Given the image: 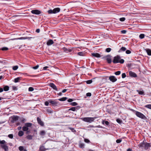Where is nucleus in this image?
Returning a JSON list of instances; mask_svg holds the SVG:
<instances>
[{
  "mask_svg": "<svg viewBox=\"0 0 151 151\" xmlns=\"http://www.w3.org/2000/svg\"><path fill=\"white\" fill-rule=\"evenodd\" d=\"M113 62L114 63H120L122 64L124 63V60L123 59H121L119 55H117L114 57Z\"/></svg>",
  "mask_w": 151,
  "mask_h": 151,
  "instance_id": "obj_1",
  "label": "nucleus"
},
{
  "mask_svg": "<svg viewBox=\"0 0 151 151\" xmlns=\"http://www.w3.org/2000/svg\"><path fill=\"white\" fill-rule=\"evenodd\" d=\"M32 124L30 123H26L25 124V126L22 127V130L24 131H26V133L28 134L30 131L28 130L29 127H31Z\"/></svg>",
  "mask_w": 151,
  "mask_h": 151,
  "instance_id": "obj_2",
  "label": "nucleus"
},
{
  "mask_svg": "<svg viewBox=\"0 0 151 151\" xmlns=\"http://www.w3.org/2000/svg\"><path fill=\"white\" fill-rule=\"evenodd\" d=\"M97 117H84L81 118V119L86 122L91 123L94 121L95 119L97 118Z\"/></svg>",
  "mask_w": 151,
  "mask_h": 151,
  "instance_id": "obj_3",
  "label": "nucleus"
},
{
  "mask_svg": "<svg viewBox=\"0 0 151 151\" xmlns=\"http://www.w3.org/2000/svg\"><path fill=\"white\" fill-rule=\"evenodd\" d=\"M6 142L4 140L1 141L0 140V144H1V146L2 148L4 149L5 151H8L9 149L8 146L4 144Z\"/></svg>",
  "mask_w": 151,
  "mask_h": 151,
  "instance_id": "obj_4",
  "label": "nucleus"
},
{
  "mask_svg": "<svg viewBox=\"0 0 151 151\" xmlns=\"http://www.w3.org/2000/svg\"><path fill=\"white\" fill-rule=\"evenodd\" d=\"M60 11L59 8H56L53 10L50 9L47 12L49 14H56L59 12Z\"/></svg>",
  "mask_w": 151,
  "mask_h": 151,
  "instance_id": "obj_5",
  "label": "nucleus"
},
{
  "mask_svg": "<svg viewBox=\"0 0 151 151\" xmlns=\"http://www.w3.org/2000/svg\"><path fill=\"white\" fill-rule=\"evenodd\" d=\"M135 114L137 117L141 119H145L146 118V116L144 114L138 111H136Z\"/></svg>",
  "mask_w": 151,
  "mask_h": 151,
  "instance_id": "obj_6",
  "label": "nucleus"
},
{
  "mask_svg": "<svg viewBox=\"0 0 151 151\" xmlns=\"http://www.w3.org/2000/svg\"><path fill=\"white\" fill-rule=\"evenodd\" d=\"M151 146L150 143L145 142L142 144V146L144 147L145 149L146 150L149 147H150Z\"/></svg>",
  "mask_w": 151,
  "mask_h": 151,
  "instance_id": "obj_7",
  "label": "nucleus"
},
{
  "mask_svg": "<svg viewBox=\"0 0 151 151\" xmlns=\"http://www.w3.org/2000/svg\"><path fill=\"white\" fill-rule=\"evenodd\" d=\"M31 12L33 14H39L41 13L40 11L37 9L33 10L31 11Z\"/></svg>",
  "mask_w": 151,
  "mask_h": 151,
  "instance_id": "obj_8",
  "label": "nucleus"
},
{
  "mask_svg": "<svg viewBox=\"0 0 151 151\" xmlns=\"http://www.w3.org/2000/svg\"><path fill=\"white\" fill-rule=\"evenodd\" d=\"M109 79L111 81L113 82H114L116 81L117 80V79L114 76H109Z\"/></svg>",
  "mask_w": 151,
  "mask_h": 151,
  "instance_id": "obj_9",
  "label": "nucleus"
},
{
  "mask_svg": "<svg viewBox=\"0 0 151 151\" xmlns=\"http://www.w3.org/2000/svg\"><path fill=\"white\" fill-rule=\"evenodd\" d=\"M37 121L38 123L42 126L44 125L43 122L41 120V119L39 117H37Z\"/></svg>",
  "mask_w": 151,
  "mask_h": 151,
  "instance_id": "obj_10",
  "label": "nucleus"
},
{
  "mask_svg": "<svg viewBox=\"0 0 151 151\" xmlns=\"http://www.w3.org/2000/svg\"><path fill=\"white\" fill-rule=\"evenodd\" d=\"M54 43V42L52 40L50 39L47 42V45H50L53 44Z\"/></svg>",
  "mask_w": 151,
  "mask_h": 151,
  "instance_id": "obj_11",
  "label": "nucleus"
},
{
  "mask_svg": "<svg viewBox=\"0 0 151 151\" xmlns=\"http://www.w3.org/2000/svg\"><path fill=\"white\" fill-rule=\"evenodd\" d=\"M129 75L131 76L136 77H137V74L134 73L130 71L129 72Z\"/></svg>",
  "mask_w": 151,
  "mask_h": 151,
  "instance_id": "obj_12",
  "label": "nucleus"
},
{
  "mask_svg": "<svg viewBox=\"0 0 151 151\" xmlns=\"http://www.w3.org/2000/svg\"><path fill=\"white\" fill-rule=\"evenodd\" d=\"M92 56L96 58H100L101 57L100 55L97 53H92Z\"/></svg>",
  "mask_w": 151,
  "mask_h": 151,
  "instance_id": "obj_13",
  "label": "nucleus"
},
{
  "mask_svg": "<svg viewBox=\"0 0 151 151\" xmlns=\"http://www.w3.org/2000/svg\"><path fill=\"white\" fill-rule=\"evenodd\" d=\"M50 86L54 89L56 91L57 90L56 86L54 83H50Z\"/></svg>",
  "mask_w": 151,
  "mask_h": 151,
  "instance_id": "obj_14",
  "label": "nucleus"
},
{
  "mask_svg": "<svg viewBox=\"0 0 151 151\" xmlns=\"http://www.w3.org/2000/svg\"><path fill=\"white\" fill-rule=\"evenodd\" d=\"M47 150L45 148L44 146L41 145L40 146L39 148V151H45Z\"/></svg>",
  "mask_w": 151,
  "mask_h": 151,
  "instance_id": "obj_15",
  "label": "nucleus"
},
{
  "mask_svg": "<svg viewBox=\"0 0 151 151\" xmlns=\"http://www.w3.org/2000/svg\"><path fill=\"white\" fill-rule=\"evenodd\" d=\"M49 103L54 105H56L58 103V102L55 100H50L49 101Z\"/></svg>",
  "mask_w": 151,
  "mask_h": 151,
  "instance_id": "obj_16",
  "label": "nucleus"
},
{
  "mask_svg": "<svg viewBox=\"0 0 151 151\" xmlns=\"http://www.w3.org/2000/svg\"><path fill=\"white\" fill-rule=\"evenodd\" d=\"M145 50L149 55H151V50L149 49H146Z\"/></svg>",
  "mask_w": 151,
  "mask_h": 151,
  "instance_id": "obj_17",
  "label": "nucleus"
},
{
  "mask_svg": "<svg viewBox=\"0 0 151 151\" xmlns=\"http://www.w3.org/2000/svg\"><path fill=\"white\" fill-rule=\"evenodd\" d=\"M19 149L20 151H27L26 149H24L23 147L22 146H19Z\"/></svg>",
  "mask_w": 151,
  "mask_h": 151,
  "instance_id": "obj_18",
  "label": "nucleus"
},
{
  "mask_svg": "<svg viewBox=\"0 0 151 151\" xmlns=\"http://www.w3.org/2000/svg\"><path fill=\"white\" fill-rule=\"evenodd\" d=\"M126 50V48L124 47H122L119 50V52H121L122 51H124Z\"/></svg>",
  "mask_w": 151,
  "mask_h": 151,
  "instance_id": "obj_19",
  "label": "nucleus"
},
{
  "mask_svg": "<svg viewBox=\"0 0 151 151\" xmlns=\"http://www.w3.org/2000/svg\"><path fill=\"white\" fill-rule=\"evenodd\" d=\"M78 107H73L69 109L68 110H71L73 111H75L76 109H78Z\"/></svg>",
  "mask_w": 151,
  "mask_h": 151,
  "instance_id": "obj_20",
  "label": "nucleus"
},
{
  "mask_svg": "<svg viewBox=\"0 0 151 151\" xmlns=\"http://www.w3.org/2000/svg\"><path fill=\"white\" fill-rule=\"evenodd\" d=\"M20 79L21 78L20 77H18L17 78H15L14 79V82L15 83L19 82Z\"/></svg>",
  "mask_w": 151,
  "mask_h": 151,
  "instance_id": "obj_21",
  "label": "nucleus"
},
{
  "mask_svg": "<svg viewBox=\"0 0 151 151\" xmlns=\"http://www.w3.org/2000/svg\"><path fill=\"white\" fill-rule=\"evenodd\" d=\"M19 117L17 116H14L12 117L13 120L14 121H16L18 119Z\"/></svg>",
  "mask_w": 151,
  "mask_h": 151,
  "instance_id": "obj_22",
  "label": "nucleus"
},
{
  "mask_svg": "<svg viewBox=\"0 0 151 151\" xmlns=\"http://www.w3.org/2000/svg\"><path fill=\"white\" fill-rule=\"evenodd\" d=\"M26 38H25V37H21L17 38H14V39H12V40H25V39H26Z\"/></svg>",
  "mask_w": 151,
  "mask_h": 151,
  "instance_id": "obj_23",
  "label": "nucleus"
},
{
  "mask_svg": "<svg viewBox=\"0 0 151 151\" xmlns=\"http://www.w3.org/2000/svg\"><path fill=\"white\" fill-rule=\"evenodd\" d=\"M24 134V132L22 131H20L18 132V135L19 136H22Z\"/></svg>",
  "mask_w": 151,
  "mask_h": 151,
  "instance_id": "obj_24",
  "label": "nucleus"
},
{
  "mask_svg": "<svg viewBox=\"0 0 151 151\" xmlns=\"http://www.w3.org/2000/svg\"><path fill=\"white\" fill-rule=\"evenodd\" d=\"M9 87L8 86H5L4 88V90L5 91H7L9 90Z\"/></svg>",
  "mask_w": 151,
  "mask_h": 151,
  "instance_id": "obj_25",
  "label": "nucleus"
},
{
  "mask_svg": "<svg viewBox=\"0 0 151 151\" xmlns=\"http://www.w3.org/2000/svg\"><path fill=\"white\" fill-rule=\"evenodd\" d=\"M45 132L44 130H42L40 132V134L41 135H44L45 134Z\"/></svg>",
  "mask_w": 151,
  "mask_h": 151,
  "instance_id": "obj_26",
  "label": "nucleus"
},
{
  "mask_svg": "<svg viewBox=\"0 0 151 151\" xmlns=\"http://www.w3.org/2000/svg\"><path fill=\"white\" fill-rule=\"evenodd\" d=\"M77 54L78 55L81 56H83L84 55V53L83 52H78Z\"/></svg>",
  "mask_w": 151,
  "mask_h": 151,
  "instance_id": "obj_27",
  "label": "nucleus"
},
{
  "mask_svg": "<svg viewBox=\"0 0 151 151\" xmlns=\"http://www.w3.org/2000/svg\"><path fill=\"white\" fill-rule=\"evenodd\" d=\"M67 98L66 97H63L59 99V100L61 101H64L66 100Z\"/></svg>",
  "mask_w": 151,
  "mask_h": 151,
  "instance_id": "obj_28",
  "label": "nucleus"
},
{
  "mask_svg": "<svg viewBox=\"0 0 151 151\" xmlns=\"http://www.w3.org/2000/svg\"><path fill=\"white\" fill-rule=\"evenodd\" d=\"M102 123L103 124H105L106 125H108L109 124V123L107 121H103L102 122Z\"/></svg>",
  "mask_w": 151,
  "mask_h": 151,
  "instance_id": "obj_29",
  "label": "nucleus"
},
{
  "mask_svg": "<svg viewBox=\"0 0 151 151\" xmlns=\"http://www.w3.org/2000/svg\"><path fill=\"white\" fill-rule=\"evenodd\" d=\"M18 68V66L17 65L14 66L13 67L12 69L14 70H16Z\"/></svg>",
  "mask_w": 151,
  "mask_h": 151,
  "instance_id": "obj_30",
  "label": "nucleus"
},
{
  "mask_svg": "<svg viewBox=\"0 0 151 151\" xmlns=\"http://www.w3.org/2000/svg\"><path fill=\"white\" fill-rule=\"evenodd\" d=\"M79 146L81 148H83L84 147V144L83 143H80Z\"/></svg>",
  "mask_w": 151,
  "mask_h": 151,
  "instance_id": "obj_31",
  "label": "nucleus"
},
{
  "mask_svg": "<svg viewBox=\"0 0 151 151\" xmlns=\"http://www.w3.org/2000/svg\"><path fill=\"white\" fill-rule=\"evenodd\" d=\"M106 60L109 63H110L111 62V60L110 58H106Z\"/></svg>",
  "mask_w": 151,
  "mask_h": 151,
  "instance_id": "obj_32",
  "label": "nucleus"
},
{
  "mask_svg": "<svg viewBox=\"0 0 151 151\" xmlns=\"http://www.w3.org/2000/svg\"><path fill=\"white\" fill-rule=\"evenodd\" d=\"M137 91L138 92V93L140 95H143L144 94V92L142 91H139L138 90H137Z\"/></svg>",
  "mask_w": 151,
  "mask_h": 151,
  "instance_id": "obj_33",
  "label": "nucleus"
},
{
  "mask_svg": "<svg viewBox=\"0 0 151 151\" xmlns=\"http://www.w3.org/2000/svg\"><path fill=\"white\" fill-rule=\"evenodd\" d=\"M70 104L73 106H76L78 105V104L76 102H73L71 103Z\"/></svg>",
  "mask_w": 151,
  "mask_h": 151,
  "instance_id": "obj_34",
  "label": "nucleus"
},
{
  "mask_svg": "<svg viewBox=\"0 0 151 151\" xmlns=\"http://www.w3.org/2000/svg\"><path fill=\"white\" fill-rule=\"evenodd\" d=\"M27 138L29 139H32V136L31 135H28L27 136Z\"/></svg>",
  "mask_w": 151,
  "mask_h": 151,
  "instance_id": "obj_35",
  "label": "nucleus"
},
{
  "mask_svg": "<svg viewBox=\"0 0 151 151\" xmlns=\"http://www.w3.org/2000/svg\"><path fill=\"white\" fill-rule=\"evenodd\" d=\"M145 35L144 34H141L139 36V37L141 39H143L144 38Z\"/></svg>",
  "mask_w": 151,
  "mask_h": 151,
  "instance_id": "obj_36",
  "label": "nucleus"
},
{
  "mask_svg": "<svg viewBox=\"0 0 151 151\" xmlns=\"http://www.w3.org/2000/svg\"><path fill=\"white\" fill-rule=\"evenodd\" d=\"M63 50L66 52H69V50L66 48L64 47L63 48Z\"/></svg>",
  "mask_w": 151,
  "mask_h": 151,
  "instance_id": "obj_37",
  "label": "nucleus"
},
{
  "mask_svg": "<svg viewBox=\"0 0 151 151\" xmlns=\"http://www.w3.org/2000/svg\"><path fill=\"white\" fill-rule=\"evenodd\" d=\"M121 71H118L117 72H115L114 73V74L116 75H119L121 73Z\"/></svg>",
  "mask_w": 151,
  "mask_h": 151,
  "instance_id": "obj_38",
  "label": "nucleus"
},
{
  "mask_svg": "<svg viewBox=\"0 0 151 151\" xmlns=\"http://www.w3.org/2000/svg\"><path fill=\"white\" fill-rule=\"evenodd\" d=\"M1 50L3 51L7 50H8V48L7 47H2L1 49Z\"/></svg>",
  "mask_w": 151,
  "mask_h": 151,
  "instance_id": "obj_39",
  "label": "nucleus"
},
{
  "mask_svg": "<svg viewBox=\"0 0 151 151\" xmlns=\"http://www.w3.org/2000/svg\"><path fill=\"white\" fill-rule=\"evenodd\" d=\"M92 82V80H89L86 81V83L88 84H89L91 83Z\"/></svg>",
  "mask_w": 151,
  "mask_h": 151,
  "instance_id": "obj_40",
  "label": "nucleus"
},
{
  "mask_svg": "<svg viewBox=\"0 0 151 151\" xmlns=\"http://www.w3.org/2000/svg\"><path fill=\"white\" fill-rule=\"evenodd\" d=\"M69 129H70V130H71V131L73 132H76V130L74 129L73 128H71V127H69L68 128Z\"/></svg>",
  "mask_w": 151,
  "mask_h": 151,
  "instance_id": "obj_41",
  "label": "nucleus"
},
{
  "mask_svg": "<svg viewBox=\"0 0 151 151\" xmlns=\"http://www.w3.org/2000/svg\"><path fill=\"white\" fill-rule=\"evenodd\" d=\"M145 107L148 108L149 109H151V104H148L146 105Z\"/></svg>",
  "mask_w": 151,
  "mask_h": 151,
  "instance_id": "obj_42",
  "label": "nucleus"
},
{
  "mask_svg": "<svg viewBox=\"0 0 151 151\" xmlns=\"http://www.w3.org/2000/svg\"><path fill=\"white\" fill-rule=\"evenodd\" d=\"M34 90L33 88L32 87H30L29 88V91H33Z\"/></svg>",
  "mask_w": 151,
  "mask_h": 151,
  "instance_id": "obj_43",
  "label": "nucleus"
},
{
  "mask_svg": "<svg viewBox=\"0 0 151 151\" xmlns=\"http://www.w3.org/2000/svg\"><path fill=\"white\" fill-rule=\"evenodd\" d=\"M111 48H108L106 49V51L107 52H109L111 51Z\"/></svg>",
  "mask_w": 151,
  "mask_h": 151,
  "instance_id": "obj_44",
  "label": "nucleus"
},
{
  "mask_svg": "<svg viewBox=\"0 0 151 151\" xmlns=\"http://www.w3.org/2000/svg\"><path fill=\"white\" fill-rule=\"evenodd\" d=\"M125 19V18L124 17H122L119 19V20L121 22L124 21Z\"/></svg>",
  "mask_w": 151,
  "mask_h": 151,
  "instance_id": "obj_45",
  "label": "nucleus"
},
{
  "mask_svg": "<svg viewBox=\"0 0 151 151\" xmlns=\"http://www.w3.org/2000/svg\"><path fill=\"white\" fill-rule=\"evenodd\" d=\"M116 122L119 124H121L122 122V121L120 120L119 119H117L116 120Z\"/></svg>",
  "mask_w": 151,
  "mask_h": 151,
  "instance_id": "obj_46",
  "label": "nucleus"
},
{
  "mask_svg": "<svg viewBox=\"0 0 151 151\" xmlns=\"http://www.w3.org/2000/svg\"><path fill=\"white\" fill-rule=\"evenodd\" d=\"M39 67V65H37L36 66L33 67H32V68L35 70L37 69Z\"/></svg>",
  "mask_w": 151,
  "mask_h": 151,
  "instance_id": "obj_47",
  "label": "nucleus"
},
{
  "mask_svg": "<svg viewBox=\"0 0 151 151\" xmlns=\"http://www.w3.org/2000/svg\"><path fill=\"white\" fill-rule=\"evenodd\" d=\"M126 54H129L131 53V51L129 50H127L126 51Z\"/></svg>",
  "mask_w": 151,
  "mask_h": 151,
  "instance_id": "obj_48",
  "label": "nucleus"
},
{
  "mask_svg": "<svg viewBox=\"0 0 151 151\" xmlns=\"http://www.w3.org/2000/svg\"><path fill=\"white\" fill-rule=\"evenodd\" d=\"M126 77V75L125 73H123L122 74V78H123Z\"/></svg>",
  "mask_w": 151,
  "mask_h": 151,
  "instance_id": "obj_49",
  "label": "nucleus"
},
{
  "mask_svg": "<svg viewBox=\"0 0 151 151\" xmlns=\"http://www.w3.org/2000/svg\"><path fill=\"white\" fill-rule=\"evenodd\" d=\"M84 141L88 143L90 142L89 140H88V139H84Z\"/></svg>",
  "mask_w": 151,
  "mask_h": 151,
  "instance_id": "obj_50",
  "label": "nucleus"
},
{
  "mask_svg": "<svg viewBox=\"0 0 151 151\" xmlns=\"http://www.w3.org/2000/svg\"><path fill=\"white\" fill-rule=\"evenodd\" d=\"M8 137L9 138L12 139L13 138V136L12 134H10L8 135Z\"/></svg>",
  "mask_w": 151,
  "mask_h": 151,
  "instance_id": "obj_51",
  "label": "nucleus"
},
{
  "mask_svg": "<svg viewBox=\"0 0 151 151\" xmlns=\"http://www.w3.org/2000/svg\"><path fill=\"white\" fill-rule=\"evenodd\" d=\"M91 94L90 93H86V95L87 96H91Z\"/></svg>",
  "mask_w": 151,
  "mask_h": 151,
  "instance_id": "obj_52",
  "label": "nucleus"
},
{
  "mask_svg": "<svg viewBox=\"0 0 151 151\" xmlns=\"http://www.w3.org/2000/svg\"><path fill=\"white\" fill-rule=\"evenodd\" d=\"M127 32V31L125 30H122L121 31V32L122 34H125Z\"/></svg>",
  "mask_w": 151,
  "mask_h": 151,
  "instance_id": "obj_53",
  "label": "nucleus"
},
{
  "mask_svg": "<svg viewBox=\"0 0 151 151\" xmlns=\"http://www.w3.org/2000/svg\"><path fill=\"white\" fill-rule=\"evenodd\" d=\"M121 141H122V140L121 139H118L116 140V143H119L120 142H121Z\"/></svg>",
  "mask_w": 151,
  "mask_h": 151,
  "instance_id": "obj_54",
  "label": "nucleus"
},
{
  "mask_svg": "<svg viewBox=\"0 0 151 151\" xmlns=\"http://www.w3.org/2000/svg\"><path fill=\"white\" fill-rule=\"evenodd\" d=\"M49 102L46 101L45 102V104L46 106H48L49 105Z\"/></svg>",
  "mask_w": 151,
  "mask_h": 151,
  "instance_id": "obj_55",
  "label": "nucleus"
},
{
  "mask_svg": "<svg viewBox=\"0 0 151 151\" xmlns=\"http://www.w3.org/2000/svg\"><path fill=\"white\" fill-rule=\"evenodd\" d=\"M47 112L50 113L52 112V111L51 109H47Z\"/></svg>",
  "mask_w": 151,
  "mask_h": 151,
  "instance_id": "obj_56",
  "label": "nucleus"
},
{
  "mask_svg": "<svg viewBox=\"0 0 151 151\" xmlns=\"http://www.w3.org/2000/svg\"><path fill=\"white\" fill-rule=\"evenodd\" d=\"M73 101V100L72 99H69L68 100V102H71Z\"/></svg>",
  "mask_w": 151,
  "mask_h": 151,
  "instance_id": "obj_57",
  "label": "nucleus"
},
{
  "mask_svg": "<svg viewBox=\"0 0 151 151\" xmlns=\"http://www.w3.org/2000/svg\"><path fill=\"white\" fill-rule=\"evenodd\" d=\"M48 68V66H45L43 68V69L44 70H46Z\"/></svg>",
  "mask_w": 151,
  "mask_h": 151,
  "instance_id": "obj_58",
  "label": "nucleus"
},
{
  "mask_svg": "<svg viewBox=\"0 0 151 151\" xmlns=\"http://www.w3.org/2000/svg\"><path fill=\"white\" fill-rule=\"evenodd\" d=\"M67 91V90L66 89H64L62 91V92L63 93H65V92H66V91Z\"/></svg>",
  "mask_w": 151,
  "mask_h": 151,
  "instance_id": "obj_59",
  "label": "nucleus"
},
{
  "mask_svg": "<svg viewBox=\"0 0 151 151\" xmlns=\"http://www.w3.org/2000/svg\"><path fill=\"white\" fill-rule=\"evenodd\" d=\"M36 32L37 33H39L40 32V30L39 29H37L36 30Z\"/></svg>",
  "mask_w": 151,
  "mask_h": 151,
  "instance_id": "obj_60",
  "label": "nucleus"
},
{
  "mask_svg": "<svg viewBox=\"0 0 151 151\" xmlns=\"http://www.w3.org/2000/svg\"><path fill=\"white\" fill-rule=\"evenodd\" d=\"M3 91V89L2 88H0V92H1Z\"/></svg>",
  "mask_w": 151,
  "mask_h": 151,
  "instance_id": "obj_61",
  "label": "nucleus"
},
{
  "mask_svg": "<svg viewBox=\"0 0 151 151\" xmlns=\"http://www.w3.org/2000/svg\"><path fill=\"white\" fill-rule=\"evenodd\" d=\"M58 95H59V96H61L62 95V92H60L59 93H58Z\"/></svg>",
  "mask_w": 151,
  "mask_h": 151,
  "instance_id": "obj_62",
  "label": "nucleus"
},
{
  "mask_svg": "<svg viewBox=\"0 0 151 151\" xmlns=\"http://www.w3.org/2000/svg\"><path fill=\"white\" fill-rule=\"evenodd\" d=\"M132 151V150L130 149V148L128 149L127 150V151Z\"/></svg>",
  "mask_w": 151,
  "mask_h": 151,
  "instance_id": "obj_63",
  "label": "nucleus"
},
{
  "mask_svg": "<svg viewBox=\"0 0 151 151\" xmlns=\"http://www.w3.org/2000/svg\"><path fill=\"white\" fill-rule=\"evenodd\" d=\"M21 128H22L21 127H18V130H19L20 129H21Z\"/></svg>",
  "mask_w": 151,
  "mask_h": 151,
  "instance_id": "obj_64",
  "label": "nucleus"
}]
</instances>
